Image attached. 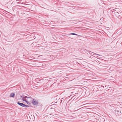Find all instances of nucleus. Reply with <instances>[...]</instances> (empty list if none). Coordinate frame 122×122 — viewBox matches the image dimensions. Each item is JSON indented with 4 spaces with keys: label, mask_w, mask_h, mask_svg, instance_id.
Segmentation results:
<instances>
[{
    "label": "nucleus",
    "mask_w": 122,
    "mask_h": 122,
    "mask_svg": "<svg viewBox=\"0 0 122 122\" xmlns=\"http://www.w3.org/2000/svg\"><path fill=\"white\" fill-rule=\"evenodd\" d=\"M115 113L116 114H117L118 115H121V110L119 109L118 108H116L115 110Z\"/></svg>",
    "instance_id": "1"
},
{
    "label": "nucleus",
    "mask_w": 122,
    "mask_h": 122,
    "mask_svg": "<svg viewBox=\"0 0 122 122\" xmlns=\"http://www.w3.org/2000/svg\"><path fill=\"white\" fill-rule=\"evenodd\" d=\"M32 104L34 105H37L38 104V101L34 99H33Z\"/></svg>",
    "instance_id": "2"
},
{
    "label": "nucleus",
    "mask_w": 122,
    "mask_h": 122,
    "mask_svg": "<svg viewBox=\"0 0 122 122\" xmlns=\"http://www.w3.org/2000/svg\"><path fill=\"white\" fill-rule=\"evenodd\" d=\"M26 98L31 99V97H28L26 96H24L22 98V100L23 101H25L24 100H26L25 99Z\"/></svg>",
    "instance_id": "3"
},
{
    "label": "nucleus",
    "mask_w": 122,
    "mask_h": 122,
    "mask_svg": "<svg viewBox=\"0 0 122 122\" xmlns=\"http://www.w3.org/2000/svg\"><path fill=\"white\" fill-rule=\"evenodd\" d=\"M17 103L19 105L22 107H24L25 104L23 103L17 102Z\"/></svg>",
    "instance_id": "4"
},
{
    "label": "nucleus",
    "mask_w": 122,
    "mask_h": 122,
    "mask_svg": "<svg viewBox=\"0 0 122 122\" xmlns=\"http://www.w3.org/2000/svg\"><path fill=\"white\" fill-rule=\"evenodd\" d=\"M85 51H88V52H89L90 54V52H92V53H93V55H97L100 56V55H99V54H96V53H93V52H91V51H87V50H86V49H85Z\"/></svg>",
    "instance_id": "5"
},
{
    "label": "nucleus",
    "mask_w": 122,
    "mask_h": 122,
    "mask_svg": "<svg viewBox=\"0 0 122 122\" xmlns=\"http://www.w3.org/2000/svg\"><path fill=\"white\" fill-rule=\"evenodd\" d=\"M15 95V93H11L10 95V97H14Z\"/></svg>",
    "instance_id": "6"
},
{
    "label": "nucleus",
    "mask_w": 122,
    "mask_h": 122,
    "mask_svg": "<svg viewBox=\"0 0 122 122\" xmlns=\"http://www.w3.org/2000/svg\"><path fill=\"white\" fill-rule=\"evenodd\" d=\"M76 35V36L78 35L77 34H76V33H71L69 34H68L67 35Z\"/></svg>",
    "instance_id": "7"
},
{
    "label": "nucleus",
    "mask_w": 122,
    "mask_h": 122,
    "mask_svg": "<svg viewBox=\"0 0 122 122\" xmlns=\"http://www.w3.org/2000/svg\"><path fill=\"white\" fill-rule=\"evenodd\" d=\"M118 14L119 13H118L116 12V15L117 16V17L118 18H120V17L121 18V17L120 16V15H118Z\"/></svg>",
    "instance_id": "8"
},
{
    "label": "nucleus",
    "mask_w": 122,
    "mask_h": 122,
    "mask_svg": "<svg viewBox=\"0 0 122 122\" xmlns=\"http://www.w3.org/2000/svg\"><path fill=\"white\" fill-rule=\"evenodd\" d=\"M24 101H25V102L27 103V104L29 105H30V103L28 101H26V100H24Z\"/></svg>",
    "instance_id": "9"
},
{
    "label": "nucleus",
    "mask_w": 122,
    "mask_h": 122,
    "mask_svg": "<svg viewBox=\"0 0 122 122\" xmlns=\"http://www.w3.org/2000/svg\"><path fill=\"white\" fill-rule=\"evenodd\" d=\"M31 107V106H30L27 105L25 104L24 105V107Z\"/></svg>",
    "instance_id": "10"
},
{
    "label": "nucleus",
    "mask_w": 122,
    "mask_h": 122,
    "mask_svg": "<svg viewBox=\"0 0 122 122\" xmlns=\"http://www.w3.org/2000/svg\"><path fill=\"white\" fill-rule=\"evenodd\" d=\"M17 4H23L24 3L23 2L21 3V2H17Z\"/></svg>",
    "instance_id": "11"
},
{
    "label": "nucleus",
    "mask_w": 122,
    "mask_h": 122,
    "mask_svg": "<svg viewBox=\"0 0 122 122\" xmlns=\"http://www.w3.org/2000/svg\"><path fill=\"white\" fill-rule=\"evenodd\" d=\"M28 98H27L26 99V98L25 99V100H26V101H28Z\"/></svg>",
    "instance_id": "12"
},
{
    "label": "nucleus",
    "mask_w": 122,
    "mask_h": 122,
    "mask_svg": "<svg viewBox=\"0 0 122 122\" xmlns=\"http://www.w3.org/2000/svg\"><path fill=\"white\" fill-rule=\"evenodd\" d=\"M19 0H17L16 1V2H18V1Z\"/></svg>",
    "instance_id": "13"
},
{
    "label": "nucleus",
    "mask_w": 122,
    "mask_h": 122,
    "mask_svg": "<svg viewBox=\"0 0 122 122\" xmlns=\"http://www.w3.org/2000/svg\"><path fill=\"white\" fill-rule=\"evenodd\" d=\"M45 44L44 43H43L41 44H42V45H44L43 44Z\"/></svg>",
    "instance_id": "14"
},
{
    "label": "nucleus",
    "mask_w": 122,
    "mask_h": 122,
    "mask_svg": "<svg viewBox=\"0 0 122 122\" xmlns=\"http://www.w3.org/2000/svg\"><path fill=\"white\" fill-rule=\"evenodd\" d=\"M23 96H20V97L22 98L23 97Z\"/></svg>",
    "instance_id": "15"
},
{
    "label": "nucleus",
    "mask_w": 122,
    "mask_h": 122,
    "mask_svg": "<svg viewBox=\"0 0 122 122\" xmlns=\"http://www.w3.org/2000/svg\"><path fill=\"white\" fill-rule=\"evenodd\" d=\"M70 38H71V39H73V38H71V37H69Z\"/></svg>",
    "instance_id": "16"
},
{
    "label": "nucleus",
    "mask_w": 122,
    "mask_h": 122,
    "mask_svg": "<svg viewBox=\"0 0 122 122\" xmlns=\"http://www.w3.org/2000/svg\"><path fill=\"white\" fill-rule=\"evenodd\" d=\"M10 44V43H9V45H10V44Z\"/></svg>",
    "instance_id": "17"
},
{
    "label": "nucleus",
    "mask_w": 122,
    "mask_h": 122,
    "mask_svg": "<svg viewBox=\"0 0 122 122\" xmlns=\"http://www.w3.org/2000/svg\"><path fill=\"white\" fill-rule=\"evenodd\" d=\"M39 82H38V83H39Z\"/></svg>",
    "instance_id": "18"
}]
</instances>
